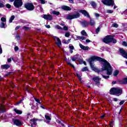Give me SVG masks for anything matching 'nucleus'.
<instances>
[{"mask_svg": "<svg viewBox=\"0 0 127 127\" xmlns=\"http://www.w3.org/2000/svg\"><path fill=\"white\" fill-rule=\"evenodd\" d=\"M76 76H77V78H78L79 81H81L82 78H81V75H80V74L79 73V72H77L76 73Z\"/></svg>", "mask_w": 127, "mask_h": 127, "instance_id": "obj_35", "label": "nucleus"}, {"mask_svg": "<svg viewBox=\"0 0 127 127\" xmlns=\"http://www.w3.org/2000/svg\"><path fill=\"white\" fill-rule=\"evenodd\" d=\"M35 100L36 101V102H37V103H38V104H41V103L40 102V101L38 99L35 98Z\"/></svg>", "mask_w": 127, "mask_h": 127, "instance_id": "obj_44", "label": "nucleus"}, {"mask_svg": "<svg viewBox=\"0 0 127 127\" xmlns=\"http://www.w3.org/2000/svg\"><path fill=\"white\" fill-rule=\"evenodd\" d=\"M80 17V13L79 12H74V13L72 15H67L66 16V19H74L75 18H78Z\"/></svg>", "mask_w": 127, "mask_h": 127, "instance_id": "obj_4", "label": "nucleus"}, {"mask_svg": "<svg viewBox=\"0 0 127 127\" xmlns=\"http://www.w3.org/2000/svg\"><path fill=\"white\" fill-rule=\"evenodd\" d=\"M122 44L124 45V46H127V43L126 42H123Z\"/></svg>", "mask_w": 127, "mask_h": 127, "instance_id": "obj_48", "label": "nucleus"}, {"mask_svg": "<svg viewBox=\"0 0 127 127\" xmlns=\"http://www.w3.org/2000/svg\"><path fill=\"white\" fill-rule=\"evenodd\" d=\"M68 65H70L71 67H74V65L70 63H67Z\"/></svg>", "mask_w": 127, "mask_h": 127, "instance_id": "obj_55", "label": "nucleus"}, {"mask_svg": "<svg viewBox=\"0 0 127 127\" xmlns=\"http://www.w3.org/2000/svg\"><path fill=\"white\" fill-rule=\"evenodd\" d=\"M63 29H64V30L67 31V30H68V27H67L66 26H64Z\"/></svg>", "mask_w": 127, "mask_h": 127, "instance_id": "obj_43", "label": "nucleus"}, {"mask_svg": "<svg viewBox=\"0 0 127 127\" xmlns=\"http://www.w3.org/2000/svg\"><path fill=\"white\" fill-rule=\"evenodd\" d=\"M61 8L64 10H71V8L66 5L62 6Z\"/></svg>", "mask_w": 127, "mask_h": 127, "instance_id": "obj_19", "label": "nucleus"}, {"mask_svg": "<svg viewBox=\"0 0 127 127\" xmlns=\"http://www.w3.org/2000/svg\"><path fill=\"white\" fill-rule=\"evenodd\" d=\"M93 80L95 82V84L97 86H100V81H101V78H99V77L96 76L93 78Z\"/></svg>", "mask_w": 127, "mask_h": 127, "instance_id": "obj_9", "label": "nucleus"}, {"mask_svg": "<svg viewBox=\"0 0 127 127\" xmlns=\"http://www.w3.org/2000/svg\"><path fill=\"white\" fill-rule=\"evenodd\" d=\"M79 47L83 50H89V47L84 46V45H82V44H79Z\"/></svg>", "mask_w": 127, "mask_h": 127, "instance_id": "obj_18", "label": "nucleus"}, {"mask_svg": "<svg viewBox=\"0 0 127 127\" xmlns=\"http://www.w3.org/2000/svg\"><path fill=\"white\" fill-rule=\"evenodd\" d=\"M102 2L106 5L111 6L114 5V0H102Z\"/></svg>", "mask_w": 127, "mask_h": 127, "instance_id": "obj_7", "label": "nucleus"}, {"mask_svg": "<svg viewBox=\"0 0 127 127\" xmlns=\"http://www.w3.org/2000/svg\"><path fill=\"white\" fill-rule=\"evenodd\" d=\"M14 50H15V51H18V47H17V46L15 47H14Z\"/></svg>", "mask_w": 127, "mask_h": 127, "instance_id": "obj_53", "label": "nucleus"}, {"mask_svg": "<svg viewBox=\"0 0 127 127\" xmlns=\"http://www.w3.org/2000/svg\"><path fill=\"white\" fill-rule=\"evenodd\" d=\"M14 111L16 114H17L18 115H21L22 114V111L20 110H18L17 109H14Z\"/></svg>", "mask_w": 127, "mask_h": 127, "instance_id": "obj_23", "label": "nucleus"}, {"mask_svg": "<svg viewBox=\"0 0 127 127\" xmlns=\"http://www.w3.org/2000/svg\"><path fill=\"white\" fill-rule=\"evenodd\" d=\"M113 25V27H116V28L119 27V25H118V24L117 23H114Z\"/></svg>", "mask_w": 127, "mask_h": 127, "instance_id": "obj_39", "label": "nucleus"}, {"mask_svg": "<svg viewBox=\"0 0 127 127\" xmlns=\"http://www.w3.org/2000/svg\"><path fill=\"white\" fill-rule=\"evenodd\" d=\"M46 27H47V28H50V25H46Z\"/></svg>", "mask_w": 127, "mask_h": 127, "instance_id": "obj_62", "label": "nucleus"}, {"mask_svg": "<svg viewBox=\"0 0 127 127\" xmlns=\"http://www.w3.org/2000/svg\"><path fill=\"white\" fill-rule=\"evenodd\" d=\"M81 71H82V72H85V71H88V67H83L81 69Z\"/></svg>", "mask_w": 127, "mask_h": 127, "instance_id": "obj_36", "label": "nucleus"}, {"mask_svg": "<svg viewBox=\"0 0 127 127\" xmlns=\"http://www.w3.org/2000/svg\"><path fill=\"white\" fill-rule=\"evenodd\" d=\"M100 61V62H102V70L107 71V75H102L103 78L104 79H109L110 78L109 76H111L112 74H113V68H112V66L106 60L102 59V58L93 56L88 59V62L91 65L93 64L94 61Z\"/></svg>", "mask_w": 127, "mask_h": 127, "instance_id": "obj_1", "label": "nucleus"}, {"mask_svg": "<svg viewBox=\"0 0 127 127\" xmlns=\"http://www.w3.org/2000/svg\"><path fill=\"white\" fill-rule=\"evenodd\" d=\"M23 100V99H21V100H20L19 101H18L16 105H19V104H21V102H22V101Z\"/></svg>", "mask_w": 127, "mask_h": 127, "instance_id": "obj_51", "label": "nucleus"}, {"mask_svg": "<svg viewBox=\"0 0 127 127\" xmlns=\"http://www.w3.org/2000/svg\"><path fill=\"white\" fill-rule=\"evenodd\" d=\"M6 6L7 8H10V7H11V6L10 5V4H7L6 5Z\"/></svg>", "mask_w": 127, "mask_h": 127, "instance_id": "obj_49", "label": "nucleus"}, {"mask_svg": "<svg viewBox=\"0 0 127 127\" xmlns=\"http://www.w3.org/2000/svg\"><path fill=\"white\" fill-rule=\"evenodd\" d=\"M43 18L47 20H51L52 19V16L51 15L45 14L43 15Z\"/></svg>", "mask_w": 127, "mask_h": 127, "instance_id": "obj_15", "label": "nucleus"}, {"mask_svg": "<svg viewBox=\"0 0 127 127\" xmlns=\"http://www.w3.org/2000/svg\"><path fill=\"white\" fill-rule=\"evenodd\" d=\"M37 121V119H31L30 120L31 127H36V125H37V123H36Z\"/></svg>", "mask_w": 127, "mask_h": 127, "instance_id": "obj_12", "label": "nucleus"}, {"mask_svg": "<svg viewBox=\"0 0 127 127\" xmlns=\"http://www.w3.org/2000/svg\"><path fill=\"white\" fill-rule=\"evenodd\" d=\"M79 12L81 13H82L84 15V16H86V17L89 18L90 17V15L89 14V13L85 10H80L79 11Z\"/></svg>", "mask_w": 127, "mask_h": 127, "instance_id": "obj_14", "label": "nucleus"}, {"mask_svg": "<svg viewBox=\"0 0 127 127\" xmlns=\"http://www.w3.org/2000/svg\"><path fill=\"white\" fill-rule=\"evenodd\" d=\"M52 13L53 14H56V15H59L60 13L59 11H53Z\"/></svg>", "mask_w": 127, "mask_h": 127, "instance_id": "obj_32", "label": "nucleus"}, {"mask_svg": "<svg viewBox=\"0 0 127 127\" xmlns=\"http://www.w3.org/2000/svg\"><path fill=\"white\" fill-rule=\"evenodd\" d=\"M7 62H8V63H10V62H11V59H8Z\"/></svg>", "mask_w": 127, "mask_h": 127, "instance_id": "obj_56", "label": "nucleus"}, {"mask_svg": "<svg viewBox=\"0 0 127 127\" xmlns=\"http://www.w3.org/2000/svg\"><path fill=\"white\" fill-rule=\"evenodd\" d=\"M91 4L92 6H93V7H96V6H97V4H96V2H95L94 1H92L91 2Z\"/></svg>", "mask_w": 127, "mask_h": 127, "instance_id": "obj_30", "label": "nucleus"}, {"mask_svg": "<svg viewBox=\"0 0 127 127\" xmlns=\"http://www.w3.org/2000/svg\"><path fill=\"white\" fill-rule=\"evenodd\" d=\"M110 93L111 95H118L120 96L123 93V90L120 88H113L110 90Z\"/></svg>", "mask_w": 127, "mask_h": 127, "instance_id": "obj_3", "label": "nucleus"}, {"mask_svg": "<svg viewBox=\"0 0 127 127\" xmlns=\"http://www.w3.org/2000/svg\"><path fill=\"white\" fill-rule=\"evenodd\" d=\"M5 112V109H4V106L3 105H1L0 107V113H4Z\"/></svg>", "mask_w": 127, "mask_h": 127, "instance_id": "obj_20", "label": "nucleus"}, {"mask_svg": "<svg viewBox=\"0 0 127 127\" xmlns=\"http://www.w3.org/2000/svg\"><path fill=\"white\" fill-rule=\"evenodd\" d=\"M81 57V56L79 55H76L74 56L73 57L71 58V59L72 61H78L80 60V58Z\"/></svg>", "mask_w": 127, "mask_h": 127, "instance_id": "obj_13", "label": "nucleus"}, {"mask_svg": "<svg viewBox=\"0 0 127 127\" xmlns=\"http://www.w3.org/2000/svg\"><path fill=\"white\" fill-rule=\"evenodd\" d=\"M1 21L2 22H6V19L4 17L1 18Z\"/></svg>", "mask_w": 127, "mask_h": 127, "instance_id": "obj_37", "label": "nucleus"}, {"mask_svg": "<svg viewBox=\"0 0 127 127\" xmlns=\"http://www.w3.org/2000/svg\"><path fill=\"white\" fill-rule=\"evenodd\" d=\"M0 27L1 28H5L6 26H5V23H3V22H1L0 24Z\"/></svg>", "mask_w": 127, "mask_h": 127, "instance_id": "obj_25", "label": "nucleus"}, {"mask_svg": "<svg viewBox=\"0 0 127 127\" xmlns=\"http://www.w3.org/2000/svg\"><path fill=\"white\" fill-rule=\"evenodd\" d=\"M54 39L57 45H58L59 47H60L61 46V41L60 40V39H59L57 37H55Z\"/></svg>", "mask_w": 127, "mask_h": 127, "instance_id": "obj_11", "label": "nucleus"}, {"mask_svg": "<svg viewBox=\"0 0 127 127\" xmlns=\"http://www.w3.org/2000/svg\"><path fill=\"white\" fill-rule=\"evenodd\" d=\"M22 4H23L22 0H15L13 2V5L16 8H19V7H21V6H22Z\"/></svg>", "mask_w": 127, "mask_h": 127, "instance_id": "obj_5", "label": "nucleus"}, {"mask_svg": "<svg viewBox=\"0 0 127 127\" xmlns=\"http://www.w3.org/2000/svg\"><path fill=\"white\" fill-rule=\"evenodd\" d=\"M2 53V49H1V46L0 45V54H1Z\"/></svg>", "mask_w": 127, "mask_h": 127, "instance_id": "obj_54", "label": "nucleus"}, {"mask_svg": "<svg viewBox=\"0 0 127 127\" xmlns=\"http://www.w3.org/2000/svg\"><path fill=\"white\" fill-rule=\"evenodd\" d=\"M113 100H114V101L115 102H118V99H117V98H113Z\"/></svg>", "mask_w": 127, "mask_h": 127, "instance_id": "obj_61", "label": "nucleus"}, {"mask_svg": "<svg viewBox=\"0 0 127 127\" xmlns=\"http://www.w3.org/2000/svg\"><path fill=\"white\" fill-rule=\"evenodd\" d=\"M113 75L115 77H117L118 75H119V71L118 70H115L114 72L113 73Z\"/></svg>", "mask_w": 127, "mask_h": 127, "instance_id": "obj_28", "label": "nucleus"}, {"mask_svg": "<svg viewBox=\"0 0 127 127\" xmlns=\"http://www.w3.org/2000/svg\"><path fill=\"white\" fill-rule=\"evenodd\" d=\"M56 27L58 29H63V28H62L59 25H57L56 26Z\"/></svg>", "mask_w": 127, "mask_h": 127, "instance_id": "obj_46", "label": "nucleus"}, {"mask_svg": "<svg viewBox=\"0 0 127 127\" xmlns=\"http://www.w3.org/2000/svg\"><path fill=\"white\" fill-rule=\"evenodd\" d=\"M90 66L92 70H93V71H95V72H97L98 73L100 72V70H99V69L96 67V66H95V64H90Z\"/></svg>", "mask_w": 127, "mask_h": 127, "instance_id": "obj_17", "label": "nucleus"}, {"mask_svg": "<svg viewBox=\"0 0 127 127\" xmlns=\"http://www.w3.org/2000/svg\"><path fill=\"white\" fill-rule=\"evenodd\" d=\"M89 24L91 26H93L95 25V21H94L93 20L91 19L90 22L89 23Z\"/></svg>", "mask_w": 127, "mask_h": 127, "instance_id": "obj_26", "label": "nucleus"}, {"mask_svg": "<svg viewBox=\"0 0 127 127\" xmlns=\"http://www.w3.org/2000/svg\"><path fill=\"white\" fill-rule=\"evenodd\" d=\"M81 23L83 27H86V26H87V25L89 24V23H88V22L86 21H83L81 22Z\"/></svg>", "mask_w": 127, "mask_h": 127, "instance_id": "obj_22", "label": "nucleus"}, {"mask_svg": "<svg viewBox=\"0 0 127 127\" xmlns=\"http://www.w3.org/2000/svg\"><path fill=\"white\" fill-rule=\"evenodd\" d=\"M13 123L15 126H17V127H19V126H21V122L17 119H13Z\"/></svg>", "mask_w": 127, "mask_h": 127, "instance_id": "obj_10", "label": "nucleus"}, {"mask_svg": "<svg viewBox=\"0 0 127 127\" xmlns=\"http://www.w3.org/2000/svg\"><path fill=\"white\" fill-rule=\"evenodd\" d=\"M77 39H80V40H84L85 37L83 36H77Z\"/></svg>", "mask_w": 127, "mask_h": 127, "instance_id": "obj_33", "label": "nucleus"}, {"mask_svg": "<svg viewBox=\"0 0 127 127\" xmlns=\"http://www.w3.org/2000/svg\"><path fill=\"white\" fill-rule=\"evenodd\" d=\"M81 33L82 35H83L84 36H87V33L86 32V31H85V30H82L81 32Z\"/></svg>", "mask_w": 127, "mask_h": 127, "instance_id": "obj_31", "label": "nucleus"}, {"mask_svg": "<svg viewBox=\"0 0 127 127\" xmlns=\"http://www.w3.org/2000/svg\"><path fill=\"white\" fill-rule=\"evenodd\" d=\"M124 103H125L124 101H121V102H120V105H123Z\"/></svg>", "mask_w": 127, "mask_h": 127, "instance_id": "obj_58", "label": "nucleus"}, {"mask_svg": "<svg viewBox=\"0 0 127 127\" xmlns=\"http://www.w3.org/2000/svg\"><path fill=\"white\" fill-rule=\"evenodd\" d=\"M69 2H70V3H74V0H68Z\"/></svg>", "mask_w": 127, "mask_h": 127, "instance_id": "obj_57", "label": "nucleus"}, {"mask_svg": "<svg viewBox=\"0 0 127 127\" xmlns=\"http://www.w3.org/2000/svg\"><path fill=\"white\" fill-rule=\"evenodd\" d=\"M120 52L121 55L123 56V57L127 59V52H126L123 49H120Z\"/></svg>", "mask_w": 127, "mask_h": 127, "instance_id": "obj_8", "label": "nucleus"}, {"mask_svg": "<svg viewBox=\"0 0 127 127\" xmlns=\"http://www.w3.org/2000/svg\"><path fill=\"white\" fill-rule=\"evenodd\" d=\"M86 43H89L91 42V40H86Z\"/></svg>", "mask_w": 127, "mask_h": 127, "instance_id": "obj_59", "label": "nucleus"}, {"mask_svg": "<svg viewBox=\"0 0 127 127\" xmlns=\"http://www.w3.org/2000/svg\"><path fill=\"white\" fill-rule=\"evenodd\" d=\"M116 83H117V81H116L112 82L113 85H115V84H116Z\"/></svg>", "mask_w": 127, "mask_h": 127, "instance_id": "obj_64", "label": "nucleus"}, {"mask_svg": "<svg viewBox=\"0 0 127 127\" xmlns=\"http://www.w3.org/2000/svg\"><path fill=\"white\" fill-rule=\"evenodd\" d=\"M14 15H12L11 16V17L10 18L9 21L10 22V23H11V22H12V20H13V19H14Z\"/></svg>", "mask_w": 127, "mask_h": 127, "instance_id": "obj_29", "label": "nucleus"}, {"mask_svg": "<svg viewBox=\"0 0 127 127\" xmlns=\"http://www.w3.org/2000/svg\"><path fill=\"white\" fill-rule=\"evenodd\" d=\"M63 42V43H64V44H69L68 43V41L66 40H64Z\"/></svg>", "mask_w": 127, "mask_h": 127, "instance_id": "obj_41", "label": "nucleus"}, {"mask_svg": "<svg viewBox=\"0 0 127 127\" xmlns=\"http://www.w3.org/2000/svg\"><path fill=\"white\" fill-rule=\"evenodd\" d=\"M94 15L95 16H96V17L98 18L99 17V16H100V14L99 13H95L94 14Z\"/></svg>", "mask_w": 127, "mask_h": 127, "instance_id": "obj_47", "label": "nucleus"}, {"mask_svg": "<svg viewBox=\"0 0 127 127\" xmlns=\"http://www.w3.org/2000/svg\"><path fill=\"white\" fill-rule=\"evenodd\" d=\"M45 118L46 119V121H45V122L46 123V124H49L50 123V121H51V117L50 116L46 115L45 116Z\"/></svg>", "mask_w": 127, "mask_h": 127, "instance_id": "obj_16", "label": "nucleus"}, {"mask_svg": "<svg viewBox=\"0 0 127 127\" xmlns=\"http://www.w3.org/2000/svg\"><path fill=\"white\" fill-rule=\"evenodd\" d=\"M65 37H69L70 36V33L69 32H67L65 34Z\"/></svg>", "mask_w": 127, "mask_h": 127, "instance_id": "obj_40", "label": "nucleus"}, {"mask_svg": "<svg viewBox=\"0 0 127 127\" xmlns=\"http://www.w3.org/2000/svg\"><path fill=\"white\" fill-rule=\"evenodd\" d=\"M113 12H114V10H113L107 9L106 10V13H113Z\"/></svg>", "mask_w": 127, "mask_h": 127, "instance_id": "obj_34", "label": "nucleus"}, {"mask_svg": "<svg viewBox=\"0 0 127 127\" xmlns=\"http://www.w3.org/2000/svg\"><path fill=\"white\" fill-rule=\"evenodd\" d=\"M123 84H127V78H125L123 79Z\"/></svg>", "mask_w": 127, "mask_h": 127, "instance_id": "obj_38", "label": "nucleus"}, {"mask_svg": "<svg viewBox=\"0 0 127 127\" xmlns=\"http://www.w3.org/2000/svg\"><path fill=\"white\" fill-rule=\"evenodd\" d=\"M9 72H8L7 74H6L5 75V77H7V76H9Z\"/></svg>", "mask_w": 127, "mask_h": 127, "instance_id": "obj_63", "label": "nucleus"}, {"mask_svg": "<svg viewBox=\"0 0 127 127\" xmlns=\"http://www.w3.org/2000/svg\"><path fill=\"white\" fill-rule=\"evenodd\" d=\"M103 41L107 44L111 43V42L117 43V40L114 39V36H107L105 37V38L103 39Z\"/></svg>", "mask_w": 127, "mask_h": 127, "instance_id": "obj_2", "label": "nucleus"}, {"mask_svg": "<svg viewBox=\"0 0 127 127\" xmlns=\"http://www.w3.org/2000/svg\"><path fill=\"white\" fill-rule=\"evenodd\" d=\"M10 67V66L9 65H8V64H4V65H1V69H8V68H9Z\"/></svg>", "mask_w": 127, "mask_h": 127, "instance_id": "obj_21", "label": "nucleus"}, {"mask_svg": "<svg viewBox=\"0 0 127 127\" xmlns=\"http://www.w3.org/2000/svg\"><path fill=\"white\" fill-rule=\"evenodd\" d=\"M99 31H100V27H98L96 29V33H98Z\"/></svg>", "mask_w": 127, "mask_h": 127, "instance_id": "obj_52", "label": "nucleus"}, {"mask_svg": "<svg viewBox=\"0 0 127 127\" xmlns=\"http://www.w3.org/2000/svg\"><path fill=\"white\" fill-rule=\"evenodd\" d=\"M19 27H20L19 26H17L16 28H15V30H17L18 29H19Z\"/></svg>", "mask_w": 127, "mask_h": 127, "instance_id": "obj_60", "label": "nucleus"}, {"mask_svg": "<svg viewBox=\"0 0 127 127\" xmlns=\"http://www.w3.org/2000/svg\"><path fill=\"white\" fill-rule=\"evenodd\" d=\"M23 29H25V30H28V29H29V28H28V27L24 26L23 27Z\"/></svg>", "mask_w": 127, "mask_h": 127, "instance_id": "obj_50", "label": "nucleus"}, {"mask_svg": "<svg viewBox=\"0 0 127 127\" xmlns=\"http://www.w3.org/2000/svg\"><path fill=\"white\" fill-rule=\"evenodd\" d=\"M68 48L70 49V53H73V50H74V46H73L72 45H69Z\"/></svg>", "mask_w": 127, "mask_h": 127, "instance_id": "obj_24", "label": "nucleus"}, {"mask_svg": "<svg viewBox=\"0 0 127 127\" xmlns=\"http://www.w3.org/2000/svg\"><path fill=\"white\" fill-rule=\"evenodd\" d=\"M4 3L0 1V7H3Z\"/></svg>", "mask_w": 127, "mask_h": 127, "instance_id": "obj_42", "label": "nucleus"}, {"mask_svg": "<svg viewBox=\"0 0 127 127\" xmlns=\"http://www.w3.org/2000/svg\"><path fill=\"white\" fill-rule=\"evenodd\" d=\"M38 2L42 3V4H45V0H37Z\"/></svg>", "mask_w": 127, "mask_h": 127, "instance_id": "obj_27", "label": "nucleus"}, {"mask_svg": "<svg viewBox=\"0 0 127 127\" xmlns=\"http://www.w3.org/2000/svg\"><path fill=\"white\" fill-rule=\"evenodd\" d=\"M15 38L17 39V40H19L20 39V37L18 35H16Z\"/></svg>", "mask_w": 127, "mask_h": 127, "instance_id": "obj_45", "label": "nucleus"}, {"mask_svg": "<svg viewBox=\"0 0 127 127\" xmlns=\"http://www.w3.org/2000/svg\"><path fill=\"white\" fill-rule=\"evenodd\" d=\"M24 6L28 10H33L34 9V5L32 3H27L25 4Z\"/></svg>", "mask_w": 127, "mask_h": 127, "instance_id": "obj_6", "label": "nucleus"}]
</instances>
